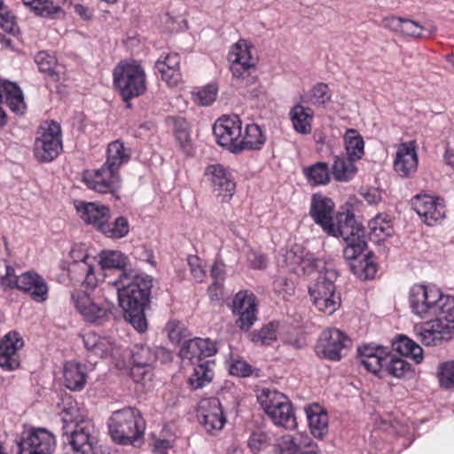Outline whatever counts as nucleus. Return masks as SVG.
<instances>
[{
	"instance_id": "f257e3e1",
	"label": "nucleus",
	"mask_w": 454,
	"mask_h": 454,
	"mask_svg": "<svg viewBox=\"0 0 454 454\" xmlns=\"http://www.w3.org/2000/svg\"><path fill=\"white\" fill-rule=\"evenodd\" d=\"M124 318L139 333L147 330L145 310L150 304L153 278L145 272L123 270L113 282Z\"/></svg>"
},
{
	"instance_id": "f03ea898",
	"label": "nucleus",
	"mask_w": 454,
	"mask_h": 454,
	"mask_svg": "<svg viewBox=\"0 0 454 454\" xmlns=\"http://www.w3.org/2000/svg\"><path fill=\"white\" fill-rule=\"evenodd\" d=\"M61 405L64 443L70 446L73 454H94L98 431L92 421L81 419L76 403L71 397L63 400Z\"/></svg>"
},
{
	"instance_id": "7ed1b4c3",
	"label": "nucleus",
	"mask_w": 454,
	"mask_h": 454,
	"mask_svg": "<svg viewBox=\"0 0 454 454\" xmlns=\"http://www.w3.org/2000/svg\"><path fill=\"white\" fill-rule=\"evenodd\" d=\"M409 302L411 311L420 318L448 317L454 311V298L430 286L413 285Z\"/></svg>"
},
{
	"instance_id": "20e7f679",
	"label": "nucleus",
	"mask_w": 454,
	"mask_h": 454,
	"mask_svg": "<svg viewBox=\"0 0 454 454\" xmlns=\"http://www.w3.org/2000/svg\"><path fill=\"white\" fill-rule=\"evenodd\" d=\"M349 226L347 234L341 232L333 236L341 237L347 243L343 249V256L349 262L353 273L365 279L373 278L377 272V267L372 262L371 252L363 254L367 247L364 230L357 224L356 220Z\"/></svg>"
},
{
	"instance_id": "39448f33",
	"label": "nucleus",
	"mask_w": 454,
	"mask_h": 454,
	"mask_svg": "<svg viewBox=\"0 0 454 454\" xmlns=\"http://www.w3.org/2000/svg\"><path fill=\"white\" fill-rule=\"evenodd\" d=\"M113 441L122 445H135L145 433V420L136 408L126 407L114 411L108 422Z\"/></svg>"
},
{
	"instance_id": "423d86ee",
	"label": "nucleus",
	"mask_w": 454,
	"mask_h": 454,
	"mask_svg": "<svg viewBox=\"0 0 454 454\" xmlns=\"http://www.w3.org/2000/svg\"><path fill=\"white\" fill-rule=\"evenodd\" d=\"M334 203L325 196L315 194L312 197L309 214L315 223L329 235L348 232L349 224L355 223V215L350 211L338 213L333 216Z\"/></svg>"
},
{
	"instance_id": "0eeeda50",
	"label": "nucleus",
	"mask_w": 454,
	"mask_h": 454,
	"mask_svg": "<svg viewBox=\"0 0 454 454\" xmlns=\"http://www.w3.org/2000/svg\"><path fill=\"white\" fill-rule=\"evenodd\" d=\"M114 84L122 99L129 100L143 95L146 90V75L144 67L136 60L117 64L113 71Z\"/></svg>"
},
{
	"instance_id": "6e6552de",
	"label": "nucleus",
	"mask_w": 454,
	"mask_h": 454,
	"mask_svg": "<svg viewBox=\"0 0 454 454\" xmlns=\"http://www.w3.org/2000/svg\"><path fill=\"white\" fill-rule=\"evenodd\" d=\"M71 300L75 309L86 323L102 325L108 322L113 316L114 304L87 290H74L71 294Z\"/></svg>"
},
{
	"instance_id": "1a4fd4ad",
	"label": "nucleus",
	"mask_w": 454,
	"mask_h": 454,
	"mask_svg": "<svg viewBox=\"0 0 454 454\" xmlns=\"http://www.w3.org/2000/svg\"><path fill=\"white\" fill-rule=\"evenodd\" d=\"M257 400L275 425L286 429H294L296 427L292 404L282 393L264 387L258 390Z\"/></svg>"
},
{
	"instance_id": "9d476101",
	"label": "nucleus",
	"mask_w": 454,
	"mask_h": 454,
	"mask_svg": "<svg viewBox=\"0 0 454 454\" xmlns=\"http://www.w3.org/2000/svg\"><path fill=\"white\" fill-rule=\"evenodd\" d=\"M63 149L61 127L56 121L46 122L37 130L34 155L40 162H51Z\"/></svg>"
},
{
	"instance_id": "9b49d317",
	"label": "nucleus",
	"mask_w": 454,
	"mask_h": 454,
	"mask_svg": "<svg viewBox=\"0 0 454 454\" xmlns=\"http://www.w3.org/2000/svg\"><path fill=\"white\" fill-rule=\"evenodd\" d=\"M351 346V340L336 328L322 332L315 347L317 355L330 361H340L343 351Z\"/></svg>"
},
{
	"instance_id": "f8f14e48",
	"label": "nucleus",
	"mask_w": 454,
	"mask_h": 454,
	"mask_svg": "<svg viewBox=\"0 0 454 454\" xmlns=\"http://www.w3.org/2000/svg\"><path fill=\"white\" fill-rule=\"evenodd\" d=\"M82 180L89 189L103 194H114L121 184L119 170L106 163L98 169L85 171Z\"/></svg>"
},
{
	"instance_id": "ddd939ff",
	"label": "nucleus",
	"mask_w": 454,
	"mask_h": 454,
	"mask_svg": "<svg viewBox=\"0 0 454 454\" xmlns=\"http://www.w3.org/2000/svg\"><path fill=\"white\" fill-rule=\"evenodd\" d=\"M216 143L232 153H239L242 122L238 115L223 116L213 126Z\"/></svg>"
},
{
	"instance_id": "4468645a",
	"label": "nucleus",
	"mask_w": 454,
	"mask_h": 454,
	"mask_svg": "<svg viewBox=\"0 0 454 454\" xmlns=\"http://www.w3.org/2000/svg\"><path fill=\"white\" fill-rule=\"evenodd\" d=\"M257 300L254 294L247 291L238 292L231 305V310L237 317L236 325L241 330L248 331L257 320Z\"/></svg>"
},
{
	"instance_id": "2eb2a0df",
	"label": "nucleus",
	"mask_w": 454,
	"mask_h": 454,
	"mask_svg": "<svg viewBox=\"0 0 454 454\" xmlns=\"http://www.w3.org/2000/svg\"><path fill=\"white\" fill-rule=\"evenodd\" d=\"M228 60L235 79L255 73L256 59L252 56L251 46L244 40H239L231 46L228 53Z\"/></svg>"
},
{
	"instance_id": "dca6fc26",
	"label": "nucleus",
	"mask_w": 454,
	"mask_h": 454,
	"mask_svg": "<svg viewBox=\"0 0 454 454\" xmlns=\"http://www.w3.org/2000/svg\"><path fill=\"white\" fill-rule=\"evenodd\" d=\"M199 420L210 434H218L226 423L220 401L215 397L203 399L199 404Z\"/></svg>"
},
{
	"instance_id": "f3484780",
	"label": "nucleus",
	"mask_w": 454,
	"mask_h": 454,
	"mask_svg": "<svg viewBox=\"0 0 454 454\" xmlns=\"http://www.w3.org/2000/svg\"><path fill=\"white\" fill-rule=\"evenodd\" d=\"M55 446L54 435L44 428L31 430L19 443L20 454H52Z\"/></svg>"
},
{
	"instance_id": "a211bd4d",
	"label": "nucleus",
	"mask_w": 454,
	"mask_h": 454,
	"mask_svg": "<svg viewBox=\"0 0 454 454\" xmlns=\"http://www.w3.org/2000/svg\"><path fill=\"white\" fill-rule=\"evenodd\" d=\"M411 206L422 221L430 226L445 216L443 200L438 197L418 194L411 199Z\"/></svg>"
},
{
	"instance_id": "6ab92c4d",
	"label": "nucleus",
	"mask_w": 454,
	"mask_h": 454,
	"mask_svg": "<svg viewBox=\"0 0 454 454\" xmlns=\"http://www.w3.org/2000/svg\"><path fill=\"white\" fill-rule=\"evenodd\" d=\"M421 325H416L414 330L420 341L427 346H434L443 340L450 338V326L448 317H434Z\"/></svg>"
},
{
	"instance_id": "aec40b11",
	"label": "nucleus",
	"mask_w": 454,
	"mask_h": 454,
	"mask_svg": "<svg viewBox=\"0 0 454 454\" xmlns=\"http://www.w3.org/2000/svg\"><path fill=\"white\" fill-rule=\"evenodd\" d=\"M208 177L213 192L217 197L226 202L233 196L236 184L231 173L221 164L209 165L205 171Z\"/></svg>"
},
{
	"instance_id": "412c9836",
	"label": "nucleus",
	"mask_w": 454,
	"mask_h": 454,
	"mask_svg": "<svg viewBox=\"0 0 454 454\" xmlns=\"http://www.w3.org/2000/svg\"><path fill=\"white\" fill-rule=\"evenodd\" d=\"M181 56L176 52H163L154 64V68L160 74V78L170 87H176L183 82L181 72Z\"/></svg>"
},
{
	"instance_id": "4be33fe9",
	"label": "nucleus",
	"mask_w": 454,
	"mask_h": 454,
	"mask_svg": "<svg viewBox=\"0 0 454 454\" xmlns=\"http://www.w3.org/2000/svg\"><path fill=\"white\" fill-rule=\"evenodd\" d=\"M418 163L419 159L416 152V142L410 141L402 143L396 150L394 160V170L399 176L409 178L416 173Z\"/></svg>"
},
{
	"instance_id": "5701e85b",
	"label": "nucleus",
	"mask_w": 454,
	"mask_h": 454,
	"mask_svg": "<svg viewBox=\"0 0 454 454\" xmlns=\"http://www.w3.org/2000/svg\"><path fill=\"white\" fill-rule=\"evenodd\" d=\"M15 288L27 294L37 302H43L48 299V284L41 275L34 270L19 275Z\"/></svg>"
},
{
	"instance_id": "b1692460",
	"label": "nucleus",
	"mask_w": 454,
	"mask_h": 454,
	"mask_svg": "<svg viewBox=\"0 0 454 454\" xmlns=\"http://www.w3.org/2000/svg\"><path fill=\"white\" fill-rule=\"evenodd\" d=\"M23 340L17 332L6 333L0 340V366L12 371L20 366L18 350L23 347Z\"/></svg>"
},
{
	"instance_id": "393cba45",
	"label": "nucleus",
	"mask_w": 454,
	"mask_h": 454,
	"mask_svg": "<svg viewBox=\"0 0 454 454\" xmlns=\"http://www.w3.org/2000/svg\"><path fill=\"white\" fill-rule=\"evenodd\" d=\"M388 348L381 345L364 344L357 348L360 364L370 372L378 375L387 360Z\"/></svg>"
},
{
	"instance_id": "a878e982",
	"label": "nucleus",
	"mask_w": 454,
	"mask_h": 454,
	"mask_svg": "<svg viewBox=\"0 0 454 454\" xmlns=\"http://www.w3.org/2000/svg\"><path fill=\"white\" fill-rule=\"evenodd\" d=\"M74 207L82 220L90 225H93L98 231L101 225L110 219L108 207L96 203L78 200Z\"/></svg>"
},
{
	"instance_id": "bb28decb",
	"label": "nucleus",
	"mask_w": 454,
	"mask_h": 454,
	"mask_svg": "<svg viewBox=\"0 0 454 454\" xmlns=\"http://www.w3.org/2000/svg\"><path fill=\"white\" fill-rule=\"evenodd\" d=\"M338 278L335 266L331 262H325L323 269L319 271L315 284L309 287L310 296L326 295L328 294H338L334 282Z\"/></svg>"
},
{
	"instance_id": "cd10ccee",
	"label": "nucleus",
	"mask_w": 454,
	"mask_h": 454,
	"mask_svg": "<svg viewBox=\"0 0 454 454\" xmlns=\"http://www.w3.org/2000/svg\"><path fill=\"white\" fill-rule=\"evenodd\" d=\"M306 415L311 434L317 439H323L329 431L328 414L317 404L309 406Z\"/></svg>"
},
{
	"instance_id": "c85d7f7f",
	"label": "nucleus",
	"mask_w": 454,
	"mask_h": 454,
	"mask_svg": "<svg viewBox=\"0 0 454 454\" xmlns=\"http://www.w3.org/2000/svg\"><path fill=\"white\" fill-rule=\"evenodd\" d=\"M64 384L72 391L82 390L87 380V366L85 364L68 361L64 365Z\"/></svg>"
},
{
	"instance_id": "c756f323",
	"label": "nucleus",
	"mask_w": 454,
	"mask_h": 454,
	"mask_svg": "<svg viewBox=\"0 0 454 454\" xmlns=\"http://www.w3.org/2000/svg\"><path fill=\"white\" fill-rule=\"evenodd\" d=\"M290 121L295 132L309 135L312 130L314 111L301 104L294 105L289 112Z\"/></svg>"
},
{
	"instance_id": "7c9ffc66",
	"label": "nucleus",
	"mask_w": 454,
	"mask_h": 454,
	"mask_svg": "<svg viewBox=\"0 0 454 454\" xmlns=\"http://www.w3.org/2000/svg\"><path fill=\"white\" fill-rule=\"evenodd\" d=\"M266 142V137L261 127L257 124H247L244 135L241 134L239 153L244 151L261 150Z\"/></svg>"
},
{
	"instance_id": "2f4dec72",
	"label": "nucleus",
	"mask_w": 454,
	"mask_h": 454,
	"mask_svg": "<svg viewBox=\"0 0 454 454\" xmlns=\"http://www.w3.org/2000/svg\"><path fill=\"white\" fill-rule=\"evenodd\" d=\"M22 4L42 18L53 20L65 16L62 8L52 0H22Z\"/></svg>"
},
{
	"instance_id": "473e14b6",
	"label": "nucleus",
	"mask_w": 454,
	"mask_h": 454,
	"mask_svg": "<svg viewBox=\"0 0 454 454\" xmlns=\"http://www.w3.org/2000/svg\"><path fill=\"white\" fill-rule=\"evenodd\" d=\"M355 161L356 160L345 155L335 156L332 166L333 178L338 182L351 180L357 172Z\"/></svg>"
},
{
	"instance_id": "72a5a7b5",
	"label": "nucleus",
	"mask_w": 454,
	"mask_h": 454,
	"mask_svg": "<svg viewBox=\"0 0 454 454\" xmlns=\"http://www.w3.org/2000/svg\"><path fill=\"white\" fill-rule=\"evenodd\" d=\"M307 182L312 186L325 185L330 183L331 171L326 162L317 161L302 168Z\"/></svg>"
},
{
	"instance_id": "f704fd0d",
	"label": "nucleus",
	"mask_w": 454,
	"mask_h": 454,
	"mask_svg": "<svg viewBox=\"0 0 454 454\" xmlns=\"http://www.w3.org/2000/svg\"><path fill=\"white\" fill-rule=\"evenodd\" d=\"M130 156V149L124 146L121 140H115L107 146L106 160L105 163L119 170L122 165L129 162Z\"/></svg>"
},
{
	"instance_id": "c9c22d12",
	"label": "nucleus",
	"mask_w": 454,
	"mask_h": 454,
	"mask_svg": "<svg viewBox=\"0 0 454 454\" xmlns=\"http://www.w3.org/2000/svg\"><path fill=\"white\" fill-rule=\"evenodd\" d=\"M39 71L46 74L53 82L59 80L58 59L54 54L47 51H40L34 57Z\"/></svg>"
},
{
	"instance_id": "e433bc0d",
	"label": "nucleus",
	"mask_w": 454,
	"mask_h": 454,
	"mask_svg": "<svg viewBox=\"0 0 454 454\" xmlns=\"http://www.w3.org/2000/svg\"><path fill=\"white\" fill-rule=\"evenodd\" d=\"M392 347L401 356L412 358L416 364H419L423 360L422 348L414 340L404 335H399L393 340Z\"/></svg>"
},
{
	"instance_id": "4c0bfd02",
	"label": "nucleus",
	"mask_w": 454,
	"mask_h": 454,
	"mask_svg": "<svg viewBox=\"0 0 454 454\" xmlns=\"http://www.w3.org/2000/svg\"><path fill=\"white\" fill-rule=\"evenodd\" d=\"M347 156L358 160L364 154V141L355 129H348L343 137Z\"/></svg>"
},
{
	"instance_id": "58836bf2",
	"label": "nucleus",
	"mask_w": 454,
	"mask_h": 454,
	"mask_svg": "<svg viewBox=\"0 0 454 454\" xmlns=\"http://www.w3.org/2000/svg\"><path fill=\"white\" fill-rule=\"evenodd\" d=\"M209 361L194 364L193 372L189 377L188 383L192 389H200L212 381L214 372L208 366Z\"/></svg>"
},
{
	"instance_id": "ea45409f",
	"label": "nucleus",
	"mask_w": 454,
	"mask_h": 454,
	"mask_svg": "<svg viewBox=\"0 0 454 454\" xmlns=\"http://www.w3.org/2000/svg\"><path fill=\"white\" fill-rule=\"evenodd\" d=\"M99 232L106 238L119 239L126 237L129 232V223L126 217L118 216L113 222L106 221L99 228Z\"/></svg>"
},
{
	"instance_id": "a19ab883",
	"label": "nucleus",
	"mask_w": 454,
	"mask_h": 454,
	"mask_svg": "<svg viewBox=\"0 0 454 454\" xmlns=\"http://www.w3.org/2000/svg\"><path fill=\"white\" fill-rule=\"evenodd\" d=\"M279 449L287 454H298L302 448L309 445V436L307 434L298 433L294 435H284L279 441Z\"/></svg>"
},
{
	"instance_id": "79ce46f5",
	"label": "nucleus",
	"mask_w": 454,
	"mask_h": 454,
	"mask_svg": "<svg viewBox=\"0 0 454 454\" xmlns=\"http://www.w3.org/2000/svg\"><path fill=\"white\" fill-rule=\"evenodd\" d=\"M5 88V103L12 112L16 114H23L26 110L23 92L15 83H7Z\"/></svg>"
},
{
	"instance_id": "37998d69",
	"label": "nucleus",
	"mask_w": 454,
	"mask_h": 454,
	"mask_svg": "<svg viewBox=\"0 0 454 454\" xmlns=\"http://www.w3.org/2000/svg\"><path fill=\"white\" fill-rule=\"evenodd\" d=\"M84 347L97 356H103L108 353L110 342L107 339L89 331L82 335Z\"/></svg>"
},
{
	"instance_id": "c03bdc74",
	"label": "nucleus",
	"mask_w": 454,
	"mask_h": 454,
	"mask_svg": "<svg viewBox=\"0 0 454 454\" xmlns=\"http://www.w3.org/2000/svg\"><path fill=\"white\" fill-rule=\"evenodd\" d=\"M235 84L239 88L244 89L245 95L251 98L259 99L265 94V90L257 81V76L254 73H252L249 76L245 75L243 78H236Z\"/></svg>"
},
{
	"instance_id": "a18cd8bd",
	"label": "nucleus",
	"mask_w": 454,
	"mask_h": 454,
	"mask_svg": "<svg viewBox=\"0 0 454 454\" xmlns=\"http://www.w3.org/2000/svg\"><path fill=\"white\" fill-rule=\"evenodd\" d=\"M131 359L137 367L151 366L156 360V353L147 345L137 344L131 349Z\"/></svg>"
},
{
	"instance_id": "49530a36",
	"label": "nucleus",
	"mask_w": 454,
	"mask_h": 454,
	"mask_svg": "<svg viewBox=\"0 0 454 454\" xmlns=\"http://www.w3.org/2000/svg\"><path fill=\"white\" fill-rule=\"evenodd\" d=\"M128 257L120 251H104L99 255V263L103 269H119L121 273L128 265Z\"/></svg>"
},
{
	"instance_id": "de8ad7c7",
	"label": "nucleus",
	"mask_w": 454,
	"mask_h": 454,
	"mask_svg": "<svg viewBox=\"0 0 454 454\" xmlns=\"http://www.w3.org/2000/svg\"><path fill=\"white\" fill-rule=\"evenodd\" d=\"M331 90L325 82H317L310 90L309 95L301 97L304 103L316 106H324L331 99Z\"/></svg>"
},
{
	"instance_id": "09e8293b",
	"label": "nucleus",
	"mask_w": 454,
	"mask_h": 454,
	"mask_svg": "<svg viewBox=\"0 0 454 454\" xmlns=\"http://www.w3.org/2000/svg\"><path fill=\"white\" fill-rule=\"evenodd\" d=\"M383 371L395 378H403L407 373L411 372V365L403 358L396 357L388 351L387 360L381 372Z\"/></svg>"
},
{
	"instance_id": "8fccbe9b",
	"label": "nucleus",
	"mask_w": 454,
	"mask_h": 454,
	"mask_svg": "<svg viewBox=\"0 0 454 454\" xmlns=\"http://www.w3.org/2000/svg\"><path fill=\"white\" fill-rule=\"evenodd\" d=\"M279 323L271 321L261 328V330L254 332L251 335L253 342L260 345H271L277 340L278 329Z\"/></svg>"
},
{
	"instance_id": "3c124183",
	"label": "nucleus",
	"mask_w": 454,
	"mask_h": 454,
	"mask_svg": "<svg viewBox=\"0 0 454 454\" xmlns=\"http://www.w3.org/2000/svg\"><path fill=\"white\" fill-rule=\"evenodd\" d=\"M311 298L316 308L326 315L333 314L340 308L341 302L339 294H328Z\"/></svg>"
},
{
	"instance_id": "603ef678",
	"label": "nucleus",
	"mask_w": 454,
	"mask_h": 454,
	"mask_svg": "<svg viewBox=\"0 0 454 454\" xmlns=\"http://www.w3.org/2000/svg\"><path fill=\"white\" fill-rule=\"evenodd\" d=\"M371 236L378 240H383L385 238L391 236L393 226L390 221L378 215L368 223Z\"/></svg>"
},
{
	"instance_id": "864d4df0",
	"label": "nucleus",
	"mask_w": 454,
	"mask_h": 454,
	"mask_svg": "<svg viewBox=\"0 0 454 454\" xmlns=\"http://www.w3.org/2000/svg\"><path fill=\"white\" fill-rule=\"evenodd\" d=\"M179 356L182 360H188L192 364L204 362L200 354L196 339L184 341L180 348Z\"/></svg>"
},
{
	"instance_id": "5fc2aeb1",
	"label": "nucleus",
	"mask_w": 454,
	"mask_h": 454,
	"mask_svg": "<svg viewBox=\"0 0 454 454\" xmlns=\"http://www.w3.org/2000/svg\"><path fill=\"white\" fill-rule=\"evenodd\" d=\"M170 120L174 126L176 139L182 147H184L190 142V129L187 121L183 117H171Z\"/></svg>"
},
{
	"instance_id": "6e6d98bb",
	"label": "nucleus",
	"mask_w": 454,
	"mask_h": 454,
	"mask_svg": "<svg viewBox=\"0 0 454 454\" xmlns=\"http://www.w3.org/2000/svg\"><path fill=\"white\" fill-rule=\"evenodd\" d=\"M217 90L216 85L207 84L193 94L194 100L200 106H207L215 100Z\"/></svg>"
},
{
	"instance_id": "4d7b16f0",
	"label": "nucleus",
	"mask_w": 454,
	"mask_h": 454,
	"mask_svg": "<svg viewBox=\"0 0 454 454\" xmlns=\"http://www.w3.org/2000/svg\"><path fill=\"white\" fill-rule=\"evenodd\" d=\"M438 378L441 386L445 388L454 387V361L446 362L439 365Z\"/></svg>"
},
{
	"instance_id": "13d9d810",
	"label": "nucleus",
	"mask_w": 454,
	"mask_h": 454,
	"mask_svg": "<svg viewBox=\"0 0 454 454\" xmlns=\"http://www.w3.org/2000/svg\"><path fill=\"white\" fill-rule=\"evenodd\" d=\"M273 290L275 294L284 300L294 294V284L285 277H278L273 282Z\"/></svg>"
},
{
	"instance_id": "bf43d9fd",
	"label": "nucleus",
	"mask_w": 454,
	"mask_h": 454,
	"mask_svg": "<svg viewBox=\"0 0 454 454\" xmlns=\"http://www.w3.org/2000/svg\"><path fill=\"white\" fill-rule=\"evenodd\" d=\"M210 275L214 281L208 287V290L212 291L213 289L221 288L225 278V265L222 260L215 261L211 267Z\"/></svg>"
},
{
	"instance_id": "052dcab7",
	"label": "nucleus",
	"mask_w": 454,
	"mask_h": 454,
	"mask_svg": "<svg viewBox=\"0 0 454 454\" xmlns=\"http://www.w3.org/2000/svg\"><path fill=\"white\" fill-rule=\"evenodd\" d=\"M0 27L8 34L14 35L18 31L16 17L7 6L0 11Z\"/></svg>"
},
{
	"instance_id": "680f3d73",
	"label": "nucleus",
	"mask_w": 454,
	"mask_h": 454,
	"mask_svg": "<svg viewBox=\"0 0 454 454\" xmlns=\"http://www.w3.org/2000/svg\"><path fill=\"white\" fill-rule=\"evenodd\" d=\"M305 254V251L301 249L300 247H293L292 249L286 251L284 255L285 262L286 266L289 268V270L295 273L301 259Z\"/></svg>"
},
{
	"instance_id": "e2e57ef3",
	"label": "nucleus",
	"mask_w": 454,
	"mask_h": 454,
	"mask_svg": "<svg viewBox=\"0 0 454 454\" xmlns=\"http://www.w3.org/2000/svg\"><path fill=\"white\" fill-rule=\"evenodd\" d=\"M319 262L320 261L316 259L313 254L305 252L295 274L310 275L319 267Z\"/></svg>"
},
{
	"instance_id": "0e129e2a",
	"label": "nucleus",
	"mask_w": 454,
	"mask_h": 454,
	"mask_svg": "<svg viewBox=\"0 0 454 454\" xmlns=\"http://www.w3.org/2000/svg\"><path fill=\"white\" fill-rule=\"evenodd\" d=\"M81 270L86 274L83 282L82 283L80 290H87L90 293H93L97 286V278L94 274V269L86 263L81 265Z\"/></svg>"
},
{
	"instance_id": "69168bd1",
	"label": "nucleus",
	"mask_w": 454,
	"mask_h": 454,
	"mask_svg": "<svg viewBox=\"0 0 454 454\" xmlns=\"http://www.w3.org/2000/svg\"><path fill=\"white\" fill-rule=\"evenodd\" d=\"M230 373L238 377H249L253 373V367L243 360L233 361L229 367Z\"/></svg>"
},
{
	"instance_id": "338daca9",
	"label": "nucleus",
	"mask_w": 454,
	"mask_h": 454,
	"mask_svg": "<svg viewBox=\"0 0 454 454\" xmlns=\"http://www.w3.org/2000/svg\"><path fill=\"white\" fill-rule=\"evenodd\" d=\"M400 34L406 36H414V37H425V34L421 33L420 24L414 20L404 19L402 24V29Z\"/></svg>"
},
{
	"instance_id": "774afa93",
	"label": "nucleus",
	"mask_w": 454,
	"mask_h": 454,
	"mask_svg": "<svg viewBox=\"0 0 454 454\" xmlns=\"http://www.w3.org/2000/svg\"><path fill=\"white\" fill-rule=\"evenodd\" d=\"M200 354L202 357V360H204L207 357H210L214 356L216 353V348L213 341H211L209 339H201V338H195Z\"/></svg>"
}]
</instances>
